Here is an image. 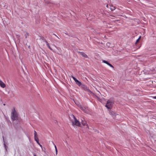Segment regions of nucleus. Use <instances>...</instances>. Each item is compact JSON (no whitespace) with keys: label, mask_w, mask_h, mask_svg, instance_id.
<instances>
[{"label":"nucleus","mask_w":156,"mask_h":156,"mask_svg":"<svg viewBox=\"0 0 156 156\" xmlns=\"http://www.w3.org/2000/svg\"><path fill=\"white\" fill-rule=\"evenodd\" d=\"M79 107L84 112L86 113H88V108H87L83 107L81 105H80Z\"/></svg>","instance_id":"nucleus-4"},{"label":"nucleus","mask_w":156,"mask_h":156,"mask_svg":"<svg viewBox=\"0 0 156 156\" xmlns=\"http://www.w3.org/2000/svg\"><path fill=\"white\" fill-rule=\"evenodd\" d=\"M36 141L37 143L38 144H39V142L38 139V138L34 139Z\"/></svg>","instance_id":"nucleus-16"},{"label":"nucleus","mask_w":156,"mask_h":156,"mask_svg":"<svg viewBox=\"0 0 156 156\" xmlns=\"http://www.w3.org/2000/svg\"><path fill=\"white\" fill-rule=\"evenodd\" d=\"M40 147H42V145L39 143V144H38Z\"/></svg>","instance_id":"nucleus-27"},{"label":"nucleus","mask_w":156,"mask_h":156,"mask_svg":"<svg viewBox=\"0 0 156 156\" xmlns=\"http://www.w3.org/2000/svg\"><path fill=\"white\" fill-rule=\"evenodd\" d=\"M108 5H106V7H108Z\"/></svg>","instance_id":"nucleus-31"},{"label":"nucleus","mask_w":156,"mask_h":156,"mask_svg":"<svg viewBox=\"0 0 156 156\" xmlns=\"http://www.w3.org/2000/svg\"><path fill=\"white\" fill-rule=\"evenodd\" d=\"M0 86L3 88H4L6 87L5 84L1 80H0Z\"/></svg>","instance_id":"nucleus-8"},{"label":"nucleus","mask_w":156,"mask_h":156,"mask_svg":"<svg viewBox=\"0 0 156 156\" xmlns=\"http://www.w3.org/2000/svg\"><path fill=\"white\" fill-rule=\"evenodd\" d=\"M18 114L15 110V108H13L11 110V119L12 121H14L15 120H17L18 118Z\"/></svg>","instance_id":"nucleus-1"},{"label":"nucleus","mask_w":156,"mask_h":156,"mask_svg":"<svg viewBox=\"0 0 156 156\" xmlns=\"http://www.w3.org/2000/svg\"><path fill=\"white\" fill-rule=\"evenodd\" d=\"M78 52L81 55L85 58H88L87 55L84 53L82 52L78 51Z\"/></svg>","instance_id":"nucleus-5"},{"label":"nucleus","mask_w":156,"mask_h":156,"mask_svg":"<svg viewBox=\"0 0 156 156\" xmlns=\"http://www.w3.org/2000/svg\"><path fill=\"white\" fill-rule=\"evenodd\" d=\"M53 35H54L55 36H56L58 38H59L56 34H53Z\"/></svg>","instance_id":"nucleus-24"},{"label":"nucleus","mask_w":156,"mask_h":156,"mask_svg":"<svg viewBox=\"0 0 156 156\" xmlns=\"http://www.w3.org/2000/svg\"><path fill=\"white\" fill-rule=\"evenodd\" d=\"M34 135H37V133L35 131H34Z\"/></svg>","instance_id":"nucleus-23"},{"label":"nucleus","mask_w":156,"mask_h":156,"mask_svg":"<svg viewBox=\"0 0 156 156\" xmlns=\"http://www.w3.org/2000/svg\"><path fill=\"white\" fill-rule=\"evenodd\" d=\"M154 98L156 99V96L154 97Z\"/></svg>","instance_id":"nucleus-28"},{"label":"nucleus","mask_w":156,"mask_h":156,"mask_svg":"<svg viewBox=\"0 0 156 156\" xmlns=\"http://www.w3.org/2000/svg\"><path fill=\"white\" fill-rule=\"evenodd\" d=\"M45 42H46V44L47 45V46L48 47V48L51 51H53L52 49L51 48V47H50V46L49 45V44L48 43V42L47 41H45Z\"/></svg>","instance_id":"nucleus-10"},{"label":"nucleus","mask_w":156,"mask_h":156,"mask_svg":"<svg viewBox=\"0 0 156 156\" xmlns=\"http://www.w3.org/2000/svg\"><path fill=\"white\" fill-rule=\"evenodd\" d=\"M29 36V34L27 32H26L25 34V37L26 38H27V37Z\"/></svg>","instance_id":"nucleus-15"},{"label":"nucleus","mask_w":156,"mask_h":156,"mask_svg":"<svg viewBox=\"0 0 156 156\" xmlns=\"http://www.w3.org/2000/svg\"><path fill=\"white\" fill-rule=\"evenodd\" d=\"M3 105H5V104H4Z\"/></svg>","instance_id":"nucleus-32"},{"label":"nucleus","mask_w":156,"mask_h":156,"mask_svg":"<svg viewBox=\"0 0 156 156\" xmlns=\"http://www.w3.org/2000/svg\"><path fill=\"white\" fill-rule=\"evenodd\" d=\"M71 77L75 81H76V80H77V79L73 76H72Z\"/></svg>","instance_id":"nucleus-17"},{"label":"nucleus","mask_w":156,"mask_h":156,"mask_svg":"<svg viewBox=\"0 0 156 156\" xmlns=\"http://www.w3.org/2000/svg\"><path fill=\"white\" fill-rule=\"evenodd\" d=\"M65 142V143H66V144L67 146L68 147L69 146V144H68V143L67 142V141H66Z\"/></svg>","instance_id":"nucleus-21"},{"label":"nucleus","mask_w":156,"mask_h":156,"mask_svg":"<svg viewBox=\"0 0 156 156\" xmlns=\"http://www.w3.org/2000/svg\"><path fill=\"white\" fill-rule=\"evenodd\" d=\"M40 147H42V145L39 143V144H38Z\"/></svg>","instance_id":"nucleus-26"},{"label":"nucleus","mask_w":156,"mask_h":156,"mask_svg":"<svg viewBox=\"0 0 156 156\" xmlns=\"http://www.w3.org/2000/svg\"><path fill=\"white\" fill-rule=\"evenodd\" d=\"M55 152H56V155H57V152H58L57 149V148H56V149H55Z\"/></svg>","instance_id":"nucleus-20"},{"label":"nucleus","mask_w":156,"mask_h":156,"mask_svg":"<svg viewBox=\"0 0 156 156\" xmlns=\"http://www.w3.org/2000/svg\"><path fill=\"white\" fill-rule=\"evenodd\" d=\"M44 0L46 2H48V1H47V0Z\"/></svg>","instance_id":"nucleus-29"},{"label":"nucleus","mask_w":156,"mask_h":156,"mask_svg":"<svg viewBox=\"0 0 156 156\" xmlns=\"http://www.w3.org/2000/svg\"><path fill=\"white\" fill-rule=\"evenodd\" d=\"M107 65H108L110 67H111L113 68H114V67L113 66L112 64H110V63H108Z\"/></svg>","instance_id":"nucleus-14"},{"label":"nucleus","mask_w":156,"mask_h":156,"mask_svg":"<svg viewBox=\"0 0 156 156\" xmlns=\"http://www.w3.org/2000/svg\"><path fill=\"white\" fill-rule=\"evenodd\" d=\"M114 103V102L111 99H109L107 101L105 106L108 109H111Z\"/></svg>","instance_id":"nucleus-2"},{"label":"nucleus","mask_w":156,"mask_h":156,"mask_svg":"<svg viewBox=\"0 0 156 156\" xmlns=\"http://www.w3.org/2000/svg\"><path fill=\"white\" fill-rule=\"evenodd\" d=\"M110 9L111 11L114 10L115 9V7L113 6H110Z\"/></svg>","instance_id":"nucleus-11"},{"label":"nucleus","mask_w":156,"mask_h":156,"mask_svg":"<svg viewBox=\"0 0 156 156\" xmlns=\"http://www.w3.org/2000/svg\"><path fill=\"white\" fill-rule=\"evenodd\" d=\"M82 85V87L84 88V89H85L86 88V87L84 85Z\"/></svg>","instance_id":"nucleus-18"},{"label":"nucleus","mask_w":156,"mask_h":156,"mask_svg":"<svg viewBox=\"0 0 156 156\" xmlns=\"http://www.w3.org/2000/svg\"><path fill=\"white\" fill-rule=\"evenodd\" d=\"M72 116L73 118V120L72 121V125L73 126L75 125L80 126V124L79 121L76 119L74 115H73Z\"/></svg>","instance_id":"nucleus-3"},{"label":"nucleus","mask_w":156,"mask_h":156,"mask_svg":"<svg viewBox=\"0 0 156 156\" xmlns=\"http://www.w3.org/2000/svg\"><path fill=\"white\" fill-rule=\"evenodd\" d=\"M55 149H56V148H57L56 147V145H55Z\"/></svg>","instance_id":"nucleus-30"},{"label":"nucleus","mask_w":156,"mask_h":156,"mask_svg":"<svg viewBox=\"0 0 156 156\" xmlns=\"http://www.w3.org/2000/svg\"><path fill=\"white\" fill-rule=\"evenodd\" d=\"M102 62L104 63H105L107 64V65L109 63V62H107V61H106V60H103L102 61Z\"/></svg>","instance_id":"nucleus-13"},{"label":"nucleus","mask_w":156,"mask_h":156,"mask_svg":"<svg viewBox=\"0 0 156 156\" xmlns=\"http://www.w3.org/2000/svg\"><path fill=\"white\" fill-rule=\"evenodd\" d=\"M40 147H42V145L39 143V144H38Z\"/></svg>","instance_id":"nucleus-25"},{"label":"nucleus","mask_w":156,"mask_h":156,"mask_svg":"<svg viewBox=\"0 0 156 156\" xmlns=\"http://www.w3.org/2000/svg\"><path fill=\"white\" fill-rule=\"evenodd\" d=\"M38 138L37 137V134L34 135V139Z\"/></svg>","instance_id":"nucleus-19"},{"label":"nucleus","mask_w":156,"mask_h":156,"mask_svg":"<svg viewBox=\"0 0 156 156\" xmlns=\"http://www.w3.org/2000/svg\"><path fill=\"white\" fill-rule=\"evenodd\" d=\"M75 82L76 84H77L79 86H80V85H82L81 82L77 79V80H76V81H75Z\"/></svg>","instance_id":"nucleus-9"},{"label":"nucleus","mask_w":156,"mask_h":156,"mask_svg":"<svg viewBox=\"0 0 156 156\" xmlns=\"http://www.w3.org/2000/svg\"><path fill=\"white\" fill-rule=\"evenodd\" d=\"M141 37L140 36L138 38V39L136 40V44L138 42L139 40L141 38Z\"/></svg>","instance_id":"nucleus-12"},{"label":"nucleus","mask_w":156,"mask_h":156,"mask_svg":"<svg viewBox=\"0 0 156 156\" xmlns=\"http://www.w3.org/2000/svg\"><path fill=\"white\" fill-rule=\"evenodd\" d=\"M4 147H5L6 150H7V146H6V144H4Z\"/></svg>","instance_id":"nucleus-22"},{"label":"nucleus","mask_w":156,"mask_h":156,"mask_svg":"<svg viewBox=\"0 0 156 156\" xmlns=\"http://www.w3.org/2000/svg\"><path fill=\"white\" fill-rule=\"evenodd\" d=\"M81 123L83 126H86L87 128V129H89V126H88L87 124V122L85 121L82 120H81Z\"/></svg>","instance_id":"nucleus-7"},{"label":"nucleus","mask_w":156,"mask_h":156,"mask_svg":"<svg viewBox=\"0 0 156 156\" xmlns=\"http://www.w3.org/2000/svg\"><path fill=\"white\" fill-rule=\"evenodd\" d=\"M109 114L110 115H112V117L113 118H115L116 115H118L117 114H116L114 112H112L111 111H110Z\"/></svg>","instance_id":"nucleus-6"}]
</instances>
